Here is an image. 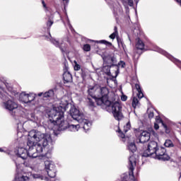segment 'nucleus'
Returning <instances> with one entry per match:
<instances>
[{
  "label": "nucleus",
  "mask_w": 181,
  "mask_h": 181,
  "mask_svg": "<svg viewBox=\"0 0 181 181\" xmlns=\"http://www.w3.org/2000/svg\"><path fill=\"white\" fill-rule=\"evenodd\" d=\"M26 148H19L18 149L17 156L21 159H27L28 158H38L42 156L45 148L49 145L52 141V137L47 133H42L37 130H31L28 134Z\"/></svg>",
  "instance_id": "nucleus-1"
},
{
  "label": "nucleus",
  "mask_w": 181,
  "mask_h": 181,
  "mask_svg": "<svg viewBox=\"0 0 181 181\" xmlns=\"http://www.w3.org/2000/svg\"><path fill=\"white\" fill-rule=\"evenodd\" d=\"M88 94L92 98H96V103L98 105H106V110L108 112H112L115 119L117 121L124 118V115L121 112L122 107L117 101L111 102L108 100V94H110V90L108 88L100 85H95L93 86H89Z\"/></svg>",
  "instance_id": "nucleus-2"
},
{
  "label": "nucleus",
  "mask_w": 181,
  "mask_h": 181,
  "mask_svg": "<svg viewBox=\"0 0 181 181\" xmlns=\"http://www.w3.org/2000/svg\"><path fill=\"white\" fill-rule=\"evenodd\" d=\"M69 105V102L66 100L64 103H61L59 107H54L51 111L49 115V125H57L58 131H64L69 129L72 132H76L80 129L79 124H69L64 119V111H66V107Z\"/></svg>",
  "instance_id": "nucleus-3"
},
{
  "label": "nucleus",
  "mask_w": 181,
  "mask_h": 181,
  "mask_svg": "<svg viewBox=\"0 0 181 181\" xmlns=\"http://www.w3.org/2000/svg\"><path fill=\"white\" fill-rule=\"evenodd\" d=\"M69 115L77 121L83 126V128L85 131H88L91 128V122L90 121L84 119V115L76 108V107L72 106L69 110Z\"/></svg>",
  "instance_id": "nucleus-4"
},
{
  "label": "nucleus",
  "mask_w": 181,
  "mask_h": 181,
  "mask_svg": "<svg viewBox=\"0 0 181 181\" xmlns=\"http://www.w3.org/2000/svg\"><path fill=\"white\" fill-rule=\"evenodd\" d=\"M0 98L5 101L3 103V107L5 110H8V111H13V110L18 108V103L13 100L12 96L6 93L1 86H0Z\"/></svg>",
  "instance_id": "nucleus-5"
},
{
  "label": "nucleus",
  "mask_w": 181,
  "mask_h": 181,
  "mask_svg": "<svg viewBox=\"0 0 181 181\" xmlns=\"http://www.w3.org/2000/svg\"><path fill=\"white\" fill-rule=\"evenodd\" d=\"M158 148H159L158 142L155 141H149L147 145V148L143 152L142 156H144V158L152 156V155H153L156 152Z\"/></svg>",
  "instance_id": "nucleus-6"
},
{
  "label": "nucleus",
  "mask_w": 181,
  "mask_h": 181,
  "mask_svg": "<svg viewBox=\"0 0 181 181\" xmlns=\"http://www.w3.org/2000/svg\"><path fill=\"white\" fill-rule=\"evenodd\" d=\"M45 166L49 177L51 179L56 177V165L54 163L53 161L46 160L45 162Z\"/></svg>",
  "instance_id": "nucleus-7"
},
{
  "label": "nucleus",
  "mask_w": 181,
  "mask_h": 181,
  "mask_svg": "<svg viewBox=\"0 0 181 181\" xmlns=\"http://www.w3.org/2000/svg\"><path fill=\"white\" fill-rule=\"evenodd\" d=\"M154 153L159 160H169L170 159V157L166 153V149L163 147H158Z\"/></svg>",
  "instance_id": "nucleus-8"
},
{
  "label": "nucleus",
  "mask_w": 181,
  "mask_h": 181,
  "mask_svg": "<svg viewBox=\"0 0 181 181\" xmlns=\"http://www.w3.org/2000/svg\"><path fill=\"white\" fill-rule=\"evenodd\" d=\"M46 39L51 42V43H52L54 46H56V47H59L62 53H64L66 52V45H64V43L63 42H59L54 38H52V35L50 34L49 37H46Z\"/></svg>",
  "instance_id": "nucleus-9"
},
{
  "label": "nucleus",
  "mask_w": 181,
  "mask_h": 181,
  "mask_svg": "<svg viewBox=\"0 0 181 181\" xmlns=\"http://www.w3.org/2000/svg\"><path fill=\"white\" fill-rule=\"evenodd\" d=\"M136 166V158L135 156L132 155L129 158V169L130 170L129 175L134 177V169Z\"/></svg>",
  "instance_id": "nucleus-10"
},
{
  "label": "nucleus",
  "mask_w": 181,
  "mask_h": 181,
  "mask_svg": "<svg viewBox=\"0 0 181 181\" xmlns=\"http://www.w3.org/2000/svg\"><path fill=\"white\" fill-rule=\"evenodd\" d=\"M151 139V133L146 131H144L141 133L139 136V142L140 144H145Z\"/></svg>",
  "instance_id": "nucleus-11"
},
{
  "label": "nucleus",
  "mask_w": 181,
  "mask_h": 181,
  "mask_svg": "<svg viewBox=\"0 0 181 181\" xmlns=\"http://www.w3.org/2000/svg\"><path fill=\"white\" fill-rule=\"evenodd\" d=\"M63 78L65 83H71L73 81V76H71V74L69 72V71H66L64 73Z\"/></svg>",
  "instance_id": "nucleus-12"
},
{
  "label": "nucleus",
  "mask_w": 181,
  "mask_h": 181,
  "mask_svg": "<svg viewBox=\"0 0 181 181\" xmlns=\"http://www.w3.org/2000/svg\"><path fill=\"white\" fill-rule=\"evenodd\" d=\"M28 180H29V177L18 173L13 181H28Z\"/></svg>",
  "instance_id": "nucleus-13"
},
{
  "label": "nucleus",
  "mask_w": 181,
  "mask_h": 181,
  "mask_svg": "<svg viewBox=\"0 0 181 181\" xmlns=\"http://www.w3.org/2000/svg\"><path fill=\"white\" fill-rule=\"evenodd\" d=\"M53 95H54V90L50 89L48 91L44 93L43 98L44 100H49V98H52Z\"/></svg>",
  "instance_id": "nucleus-14"
},
{
  "label": "nucleus",
  "mask_w": 181,
  "mask_h": 181,
  "mask_svg": "<svg viewBox=\"0 0 181 181\" xmlns=\"http://www.w3.org/2000/svg\"><path fill=\"white\" fill-rule=\"evenodd\" d=\"M136 90H137V97L141 100V98H143L144 97V93H142V89L141 88V86H139L138 83L135 84Z\"/></svg>",
  "instance_id": "nucleus-15"
},
{
  "label": "nucleus",
  "mask_w": 181,
  "mask_h": 181,
  "mask_svg": "<svg viewBox=\"0 0 181 181\" xmlns=\"http://www.w3.org/2000/svg\"><path fill=\"white\" fill-rule=\"evenodd\" d=\"M28 96H29V94H26L25 92H23L20 95L21 101H22L23 103H25V104H28Z\"/></svg>",
  "instance_id": "nucleus-16"
},
{
  "label": "nucleus",
  "mask_w": 181,
  "mask_h": 181,
  "mask_svg": "<svg viewBox=\"0 0 181 181\" xmlns=\"http://www.w3.org/2000/svg\"><path fill=\"white\" fill-rule=\"evenodd\" d=\"M127 148L129 151V152H132V153L136 152V146L135 145V143H134V142L129 143V144L127 146Z\"/></svg>",
  "instance_id": "nucleus-17"
},
{
  "label": "nucleus",
  "mask_w": 181,
  "mask_h": 181,
  "mask_svg": "<svg viewBox=\"0 0 181 181\" xmlns=\"http://www.w3.org/2000/svg\"><path fill=\"white\" fill-rule=\"evenodd\" d=\"M32 177H33V179H40V180H45V181H53L52 180H49L47 177H43L40 175V174H33Z\"/></svg>",
  "instance_id": "nucleus-18"
},
{
  "label": "nucleus",
  "mask_w": 181,
  "mask_h": 181,
  "mask_svg": "<svg viewBox=\"0 0 181 181\" xmlns=\"http://www.w3.org/2000/svg\"><path fill=\"white\" fill-rule=\"evenodd\" d=\"M136 49H139V50H144V49L145 47V44H144V42H142V40H141V39L138 38L137 42L136 45Z\"/></svg>",
  "instance_id": "nucleus-19"
},
{
  "label": "nucleus",
  "mask_w": 181,
  "mask_h": 181,
  "mask_svg": "<svg viewBox=\"0 0 181 181\" xmlns=\"http://www.w3.org/2000/svg\"><path fill=\"white\" fill-rule=\"evenodd\" d=\"M103 60L105 64H107V67H111L112 62L110 61V59H111V57L110 55L108 56H103Z\"/></svg>",
  "instance_id": "nucleus-20"
},
{
  "label": "nucleus",
  "mask_w": 181,
  "mask_h": 181,
  "mask_svg": "<svg viewBox=\"0 0 181 181\" xmlns=\"http://www.w3.org/2000/svg\"><path fill=\"white\" fill-rule=\"evenodd\" d=\"M164 145L166 148H173L175 146V144H173V142L170 139L165 140Z\"/></svg>",
  "instance_id": "nucleus-21"
},
{
  "label": "nucleus",
  "mask_w": 181,
  "mask_h": 181,
  "mask_svg": "<svg viewBox=\"0 0 181 181\" xmlns=\"http://www.w3.org/2000/svg\"><path fill=\"white\" fill-rule=\"evenodd\" d=\"M156 52H158V53H160L161 54H164V56H166L167 57H169V54H168V52H166V51L159 47L156 48Z\"/></svg>",
  "instance_id": "nucleus-22"
},
{
  "label": "nucleus",
  "mask_w": 181,
  "mask_h": 181,
  "mask_svg": "<svg viewBox=\"0 0 181 181\" xmlns=\"http://www.w3.org/2000/svg\"><path fill=\"white\" fill-rule=\"evenodd\" d=\"M36 98V95L33 93L28 94V103H32Z\"/></svg>",
  "instance_id": "nucleus-23"
},
{
  "label": "nucleus",
  "mask_w": 181,
  "mask_h": 181,
  "mask_svg": "<svg viewBox=\"0 0 181 181\" xmlns=\"http://www.w3.org/2000/svg\"><path fill=\"white\" fill-rule=\"evenodd\" d=\"M139 100H138V98H133L132 107H134V108H135L136 107V105H139Z\"/></svg>",
  "instance_id": "nucleus-24"
},
{
  "label": "nucleus",
  "mask_w": 181,
  "mask_h": 181,
  "mask_svg": "<svg viewBox=\"0 0 181 181\" xmlns=\"http://www.w3.org/2000/svg\"><path fill=\"white\" fill-rule=\"evenodd\" d=\"M156 124H162V125H165V123H163V121L162 120V119H160V117L159 116H157L156 117Z\"/></svg>",
  "instance_id": "nucleus-25"
},
{
  "label": "nucleus",
  "mask_w": 181,
  "mask_h": 181,
  "mask_svg": "<svg viewBox=\"0 0 181 181\" xmlns=\"http://www.w3.org/2000/svg\"><path fill=\"white\" fill-rule=\"evenodd\" d=\"M131 128V123L127 122L126 126L124 127V132H128Z\"/></svg>",
  "instance_id": "nucleus-26"
},
{
  "label": "nucleus",
  "mask_w": 181,
  "mask_h": 181,
  "mask_svg": "<svg viewBox=\"0 0 181 181\" xmlns=\"http://www.w3.org/2000/svg\"><path fill=\"white\" fill-rule=\"evenodd\" d=\"M83 50L85 52H90V50H91V46H90V45L88 44H86L83 45Z\"/></svg>",
  "instance_id": "nucleus-27"
},
{
  "label": "nucleus",
  "mask_w": 181,
  "mask_h": 181,
  "mask_svg": "<svg viewBox=\"0 0 181 181\" xmlns=\"http://www.w3.org/2000/svg\"><path fill=\"white\" fill-rule=\"evenodd\" d=\"M52 19H53V17H49L48 18V21L47 23V26H48L49 28H50V26H52V25H53V21Z\"/></svg>",
  "instance_id": "nucleus-28"
},
{
  "label": "nucleus",
  "mask_w": 181,
  "mask_h": 181,
  "mask_svg": "<svg viewBox=\"0 0 181 181\" xmlns=\"http://www.w3.org/2000/svg\"><path fill=\"white\" fill-rule=\"evenodd\" d=\"M75 66H74V69L75 71H78L80 69H81V66L80 64H77V62H74Z\"/></svg>",
  "instance_id": "nucleus-29"
},
{
  "label": "nucleus",
  "mask_w": 181,
  "mask_h": 181,
  "mask_svg": "<svg viewBox=\"0 0 181 181\" xmlns=\"http://www.w3.org/2000/svg\"><path fill=\"white\" fill-rule=\"evenodd\" d=\"M28 118H30V121H36V117L35 116V113L30 114Z\"/></svg>",
  "instance_id": "nucleus-30"
},
{
  "label": "nucleus",
  "mask_w": 181,
  "mask_h": 181,
  "mask_svg": "<svg viewBox=\"0 0 181 181\" xmlns=\"http://www.w3.org/2000/svg\"><path fill=\"white\" fill-rule=\"evenodd\" d=\"M81 76L82 77V78H86V76H87V73L86 72V70L84 69H81Z\"/></svg>",
  "instance_id": "nucleus-31"
},
{
  "label": "nucleus",
  "mask_w": 181,
  "mask_h": 181,
  "mask_svg": "<svg viewBox=\"0 0 181 181\" xmlns=\"http://www.w3.org/2000/svg\"><path fill=\"white\" fill-rule=\"evenodd\" d=\"M163 127L165 131V134H170V129H169L166 124H163Z\"/></svg>",
  "instance_id": "nucleus-32"
},
{
  "label": "nucleus",
  "mask_w": 181,
  "mask_h": 181,
  "mask_svg": "<svg viewBox=\"0 0 181 181\" xmlns=\"http://www.w3.org/2000/svg\"><path fill=\"white\" fill-rule=\"evenodd\" d=\"M87 102L88 103L89 105H90V107H93V105H94V102L93 101V99L88 98Z\"/></svg>",
  "instance_id": "nucleus-33"
},
{
  "label": "nucleus",
  "mask_w": 181,
  "mask_h": 181,
  "mask_svg": "<svg viewBox=\"0 0 181 181\" xmlns=\"http://www.w3.org/2000/svg\"><path fill=\"white\" fill-rule=\"evenodd\" d=\"M110 61L112 62V66L113 63H117V58L115 57H110Z\"/></svg>",
  "instance_id": "nucleus-34"
},
{
  "label": "nucleus",
  "mask_w": 181,
  "mask_h": 181,
  "mask_svg": "<svg viewBox=\"0 0 181 181\" xmlns=\"http://www.w3.org/2000/svg\"><path fill=\"white\" fill-rule=\"evenodd\" d=\"M100 42H101V43H103L104 45H107L108 46H111V45H112L111 42H110L107 40H102Z\"/></svg>",
  "instance_id": "nucleus-35"
},
{
  "label": "nucleus",
  "mask_w": 181,
  "mask_h": 181,
  "mask_svg": "<svg viewBox=\"0 0 181 181\" xmlns=\"http://www.w3.org/2000/svg\"><path fill=\"white\" fill-rule=\"evenodd\" d=\"M111 82L115 83V86H117V80L114 79V78L107 80V84L108 83H111Z\"/></svg>",
  "instance_id": "nucleus-36"
},
{
  "label": "nucleus",
  "mask_w": 181,
  "mask_h": 181,
  "mask_svg": "<svg viewBox=\"0 0 181 181\" xmlns=\"http://www.w3.org/2000/svg\"><path fill=\"white\" fill-rule=\"evenodd\" d=\"M129 6H134V0H127Z\"/></svg>",
  "instance_id": "nucleus-37"
},
{
  "label": "nucleus",
  "mask_w": 181,
  "mask_h": 181,
  "mask_svg": "<svg viewBox=\"0 0 181 181\" xmlns=\"http://www.w3.org/2000/svg\"><path fill=\"white\" fill-rule=\"evenodd\" d=\"M117 33H112L110 36H109V37L110 38V39H112V40H114V38L117 36Z\"/></svg>",
  "instance_id": "nucleus-38"
},
{
  "label": "nucleus",
  "mask_w": 181,
  "mask_h": 181,
  "mask_svg": "<svg viewBox=\"0 0 181 181\" xmlns=\"http://www.w3.org/2000/svg\"><path fill=\"white\" fill-rule=\"evenodd\" d=\"M121 100H122V101H127V100H128V97H127V95H123L121 97Z\"/></svg>",
  "instance_id": "nucleus-39"
},
{
  "label": "nucleus",
  "mask_w": 181,
  "mask_h": 181,
  "mask_svg": "<svg viewBox=\"0 0 181 181\" xmlns=\"http://www.w3.org/2000/svg\"><path fill=\"white\" fill-rule=\"evenodd\" d=\"M119 136H120V138H125V134H124L121 130H119Z\"/></svg>",
  "instance_id": "nucleus-40"
},
{
  "label": "nucleus",
  "mask_w": 181,
  "mask_h": 181,
  "mask_svg": "<svg viewBox=\"0 0 181 181\" xmlns=\"http://www.w3.org/2000/svg\"><path fill=\"white\" fill-rule=\"evenodd\" d=\"M133 59L135 62H136V60H138V59H139V55L138 54H136L133 56Z\"/></svg>",
  "instance_id": "nucleus-41"
},
{
  "label": "nucleus",
  "mask_w": 181,
  "mask_h": 181,
  "mask_svg": "<svg viewBox=\"0 0 181 181\" xmlns=\"http://www.w3.org/2000/svg\"><path fill=\"white\" fill-rule=\"evenodd\" d=\"M153 117H154L153 112H150V113H148V118L150 119H151V118H153Z\"/></svg>",
  "instance_id": "nucleus-42"
},
{
  "label": "nucleus",
  "mask_w": 181,
  "mask_h": 181,
  "mask_svg": "<svg viewBox=\"0 0 181 181\" xmlns=\"http://www.w3.org/2000/svg\"><path fill=\"white\" fill-rule=\"evenodd\" d=\"M119 66H121L122 68L125 67V63L124 62V61H120V62L119 63Z\"/></svg>",
  "instance_id": "nucleus-43"
},
{
  "label": "nucleus",
  "mask_w": 181,
  "mask_h": 181,
  "mask_svg": "<svg viewBox=\"0 0 181 181\" xmlns=\"http://www.w3.org/2000/svg\"><path fill=\"white\" fill-rule=\"evenodd\" d=\"M154 129L156 130L159 129V124L158 123L154 124Z\"/></svg>",
  "instance_id": "nucleus-44"
},
{
  "label": "nucleus",
  "mask_w": 181,
  "mask_h": 181,
  "mask_svg": "<svg viewBox=\"0 0 181 181\" xmlns=\"http://www.w3.org/2000/svg\"><path fill=\"white\" fill-rule=\"evenodd\" d=\"M114 30H115L114 33H116L118 35V28H117V26L115 27Z\"/></svg>",
  "instance_id": "nucleus-45"
},
{
  "label": "nucleus",
  "mask_w": 181,
  "mask_h": 181,
  "mask_svg": "<svg viewBox=\"0 0 181 181\" xmlns=\"http://www.w3.org/2000/svg\"><path fill=\"white\" fill-rule=\"evenodd\" d=\"M41 1H42V6L44 8H46V4L45 3V0H41Z\"/></svg>",
  "instance_id": "nucleus-46"
},
{
  "label": "nucleus",
  "mask_w": 181,
  "mask_h": 181,
  "mask_svg": "<svg viewBox=\"0 0 181 181\" xmlns=\"http://www.w3.org/2000/svg\"><path fill=\"white\" fill-rule=\"evenodd\" d=\"M44 94H45V93H40L37 94V95H38V97H42V95L43 97Z\"/></svg>",
  "instance_id": "nucleus-47"
},
{
  "label": "nucleus",
  "mask_w": 181,
  "mask_h": 181,
  "mask_svg": "<svg viewBox=\"0 0 181 181\" xmlns=\"http://www.w3.org/2000/svg\"><path fill=\"white\" fill-rule=\"evenodd\" d=\"M134 2L138 4V2H139V0H134Z\"/></svg>",
  "instance_id": "nucleus-48"
},
{
  "label": "nucleus",
  "mask_w": 181,
  "mask_h": 181,
  "mask_svg": "<svg viewBox=\"0 0 181 181\" xmlns=\"http://www.w3.org/2000/svg\"><path fill=\"white\" fill-rule=\"evenodd\" d=\"M63 1L67 4V2H69V0H63Z\"/></svg>",
  "instance_id": "nucleus-49"
},
{
  "label": "nucleus",
  "mask_w": 181,
  "mask_h": 181,
  "mask_svg": "<svg viewBox=\"0 0 181 181\" xmlns=\"http://www.w3.org/2000/svg\"><path fill=\"white\" fill-rule=\"evenodd\" d=\"M0 152H4V150L0 148Z\"/></svg>",
  "instance_id": "nucleus-50"
},
{
  "label": "nucleus",
  "mask_w": 181,
  "mask_h": 181,
  "mask_svg": "<svg viewBox=\"0 0 181 181\" xmlns=\"http://www.w3.org/2000/svg\"><path fill=\"white\" fill-rule=\"evenodd\" d=\"M24 165H25V166H28V164H26V162H24Z\"/></svg>",
  "instance_id": "nucleus-51"
},
{
  "label": "nucleus",
  "mask_w": 181,
  "mask_h": 181,
  "mask_svg": "<svg viewBox=\"0 0 181 181\" xmlns=\"http://www.w3.org/2000/svg\"><path fill=\"white\" fill-rule=\"evenodd\" d=\"M69 28H71V25L69 24Z\"/></svg>",
  "instance_id": "nucleus-52"
},
{
  "label": "nucleus",
  "mask_w": 181,
  "mask_h": 181,
  "mask_svg": "<svg viewBox=\"0 0 181 181\" xmlns=\"http://www.w3.org/2000/svg\"><path fill=\"white\" fill-rule=\"evenodd\" d=\"M117 42L119 43V40H117Z\"/></svg>",
  "instance_id": "nucleus-53"
},
{
  "label": "nucleus",
  "mask_w": 181,
  "mask_h": 181,
  "mask_svg": "<svg viewBox=\"0 0 181 181\" xmlns=\"http://www.w3.org/2000/svg\"><path fill=\"white\" fill-rule=\"evenodd\" d=\"M16 168H18V164H16Z\"/></svg>",
  "instance_id": "nucleus-54"
},
{
  "label": "nucleus",
  "mask_w": 181,
  "mask_h": 181,
  "mask_svg": "<svg viewBox=\"0 0 181 181\" xmlns=\"http://www.w3.org/2000/svg\"><path fill=\"white\" fill-rule=\"evenodd\" d=\"M52 129H53V127H51Z\"/></svg>",
  "instance_id": "nucleus-55"
}]
</instances>
